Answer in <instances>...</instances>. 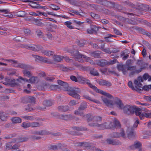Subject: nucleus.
<instances>
[{
    "instance_id": "1",
    "label": "nucleus",
    "mask_w": 151,
    "mask_h": 151,
    "mask_svg": "<svg viewBox=\"0 0 151 151\" xmlns=\"http://www.w3.org/2000/svg\"><path fill=\"white\" fill-rule=\"evenodd\" d=\"M57 81L59 85L63 86L64 90L68 92V94L75 98L80 99V96L78 94L81 91L80 89L74 87H70L67 83L60 80H58Z\"/></svg>"
},
{
    "instance_id": "2",
    "label": "nucleus",
    "mask_w": 151,
    "mask_h": 151,
    "mask_svg": "<svg viewBox=\"0 0 151 151\" xmlns=\"http://www.w3.org/2000/svg\"><path fill=\"white\" fill-rule=\"evenodd\" d=\"M102 99L104 102L108 106H111L114 104L116 105L118 108L120 109H122L123 107V104L122 103L121 100L119 98L114 97L113 99L109 100L105 97H102Z\"/></svg>"
},
{
    "instance_id": "3",
    "label": "nucleus",
    "mask_w": 151,
    "mask_h": 151,
    "mask_svg": "<svg viewBox=\"0 0 151 151\" xmlns=\"http://www.w3.org/2000/svg\"><path fill=\"white\" fill-rule=\"evenodd\" d=\"M139 123V121L137 120L133 126H130L128 127L127 130V134L129 139H131L135 137V133L134 131V128L137 127Z\"/></svg>"
},
{
    "instance_id": "4",
    "label": "nucleus",
    "mask_w": 151,
    "mask_h": 151,
    "mask_svg": "<svg viewBox=\"0 0 151 151\" xmlns=\"http://www.w3.org/2000/svg\"><path fill=\"white\" fill-rule=\"evenodd\" d=\"M8 62H10L12 63H14V66L17 68H19L24 70H29L30 68V66L28 65L20 63H18L17 61L13 60H5Z\"/></svg>"
},
{
    "instance_id": "5",
    "label": "nucleus",
    "mask_w": 151,
    "mask_h": 151,
    "mask_svg": "<svg viewBox=\"0 0 151 151\" xmlns=\"http://www.w3.org/2000/svg\"><path fill=\"white\" fill-rule=\"evenodd\" d=\"M22 47L29 49L34 51H38L42 50V47L40 45H26L22 44L21 45Z\"/></svg>"
},
{
    "instance_id": "6",
    "label": "nucleus",
    "mask_w": 151,
    "mask_h": 151,
    "mask_svg": "<svg viewBox=\"0 0 151 151\" xmlns=\"http://www.w3.org/2000/svg\"><path fill=\"white\" fill-rule=\"evenodd\" d=\"M134 106L129 105H126L125 106L123 105L122 109L124 113L130 115L133 114V112L134 109Z\"/></svg>"
},
{
    "instance_id": "7",
    "label": "nucleus",
    "mask_w": 151,
    "mask_h": 151,
    "mask_svg": "<svg viewBox=\"0 0 151 151\" xmlns=\"http://www.w3.org/2000/svg\"><path fill=\"white\" fill-rule=\"evenodd\" d=\"M117 68L118 70L119 71H122L124 75H125L127 74V67L125 65L120 63L117 65Z\"/></svg>"
},
{
    "instance_id": "8",
    "label": "nucleus",
    "mask_w": 151,
    "mask_h": 151,
    "mask_svg": "<svg viewBox=\"0 0 151 151\" xmlns=\"http://www.w3.org/2000/svg\"><path fill=\"white\" fill-rule=\"evenodd\" d=\"M43 87L44 88H48L52 90H56L60 89V86L58 85H50L48 83H44L43 84Z\"/></svg>"
},
{
    "instance_id": "9",
    "label": "nucleus",
    "mask_w": 151,
    "mask_h": 151,
    "mask_svg": "<svg viewBox=\"0 0 151 151\" xmlns=\"http://www.w3.org/2000/svg\"><path fill=\"white\" fill-rule=\"evenodd\" d=\"M112 123L107 124L106 123L100 124L99 123L98 128L99 129H110L112 126Z\"/></svg>"
},
{
    "instance_id": "10",
    "label": "nucleus",
    "mask_w": 151,
    "mask_h": 151,
    "mask_svg": "<svg viewBox=\"0 0 151 151\" xmlns=\"http://www.w3.org/2000/svg\"><path fill=\"white\" fill-rule=\"evenodd\" d=\"M145 5L142 3L137 2L133 4L132 7L139 10H144L145 9Z\"/></svg>"
},
{
    "instance_id": "11",
    "label": "nucleus",
    "mask_w": 151,
    "mask_h": 151,
    "mask_svg": "<svg viewBox=\"0 0 151 151\" xmlns=\"http://www.w3.org/2000/svg\"><path fill=\"white\" fill-rule=\"evenodd\" d=\"M20 78H19V79H17L15 80L14 79H7L6 81L8 82V83L9 84L11 85L12 86H14L16 85H17L18 84V82L21 83V81L20 79Z\"/></svg>"
},
{
    "instance_id": "12",
    "label": "nucleus",
    "mask_w": 151,
    "mask_h": 151,
    "mask_svg": "<svg viewBox=\"0 0 151 151\" xmlns=\"http://www.w3.org/2000/svg\"><path fill=\"white\" fill-rule=\"evenodd\" d=\"M125 134L124 129H121V132L120 133L118 132H114L113 133L112 137L115 138H118L119 137H122L124 138L125 137Z\"/></svg>"
},
{
    "instance_id": "13",
    "label": "nucleus",
    "mask_w": 151,
    "mask_h": 151,
    "mask_svg": "<svg viewBox=\"0 0 151 151\" xmlns=\"http://www.w3.org/2000/svg\"><path fill=\"white\" fill-rule=\"evenodd\" d=\"M83 56L85 55L81 54L78 51H76L75 58L76 60L79 62H83V60L82 58H83Z\"/></svg>"
},
{
    "instance_id": "14",
    "label": "nucleus",
    "mask_w": 151,
    "mask_h": 151,
    "mask_svg": "<svg viewBox=\"0 0 151 151\" xmlns=\"http://www.w3.org/2000/svg\"><path fill=\"white\" fill-rule=\"evenodd\" d=\"M96 62L97 65L101 67H104L108 65V61L104 59L96 60Z\"/></svg>"
},
{
    "instance_id": "15",
    "label": "nucleus",
    "mask_w": 151,
    "mask_h": 151,
    "mask_svg": "<svg viewBox=\"0 0 151 151\" xmlns=\"http://www.w3.org/2000/svg\"><path fill=\"white\" fill-rule=\"evenodd\" d=\"M72 118L71 114H60L59 116V119L65 121H68L70 120Z\"/></svg>"
},
{
    "instance_id": "16",
    "label": "nucleus",
    "mask_w": 151,
    "mask_h": 151,
    "mask_svg": "<svg viewBox=\"0 0 151 151\" xmlns=\"http://www.w3.org/2000/svg\"><path fill=\"white\" fill-rule=\"evenodd\" d=\"M110 123H112V127L111 129H114L115 128H120L121 127V124L119 121L116 119H115L113 122H110Z\"/></svg>"
},
{
    "instance_id": "17",
    "label": "nucleus",
    "mask_w": 151,
    "mask_h": 151,
    "mask_svg": "<svg viewBox=\"0 0 151 151\" xmlns=\"http://www.w3.org/2000/svg\"><path fill=\"white\" fill-rule=\"evenodd\" d=\"M143 82L142 78L141 76L138 77L137 80H135L134 81V83L137 86V87H142V84L141 82Z\"/></svg>"
},
{
    "instance_id": "18",
    "label": "nucleus",
    "mask_w": 151,
    "mask_h": 151,
    "mask_svg": "<svg viewBox=\"0 0 151 151\" xmlns=\"http://www.w3.org/2000/svg\"><path fill=\"white\" fill-rule=\"evenodd\" d=\"M98 83L100 85L104 86L107 87L111 86L112 85L110 82L104 80H100L99 81Z\"/></svg>"
},
{
    "instance_id": "19",
    "label": "nucleus",
    "mask_w": 151,
    "mask_h": 151,
    "mask_svg": "<svg viewBox=\"0 0 151 151\" xmlns=\"http://www.w3.org/2000/svg\"><path fill=\"white\" fill-rule=\"evenodd\" d=\"M98 30V28L95 25H91L90 29H87V32L89 34H92Z\"/></svg>"
},
{
    "instance_id": "20",
    "label": "nucleus",
    "mask_w": 151,
    "mask_h": 151,
    "mask_svg": "<svg viewBox=\"0 0 151 151\" xmlns=\"http://www.w3.org/2000/svg\"><path fill=\"white\" fill-rule=\"evenodd\" d=\"M20 79L22 80L26 81L27 82H30L31 83H33L35 82L37 79V77L33 76L30 78L28 80L26 78H24L20 77Z\"/></svg>"
},
{
    "instance_id": "21",
    "label": "nucleus",
    "mask_w": 151,
    "mask_h": 151,
    "mask_svg": "<svg viewBox=\"0 0 151 151\" xmlns=\"http://www.w3.org/2000/svg\"><path fill=\"white\" fill-rule=\"evenodd\" d=\"M107 143L109 144L116 145H120L121 143L119 141L111 139H108L106 140Z\"/></svg>"
},
{
    "instance_id": "22",
    "label": "nucleus",
    "mask_w": 151,
    "mask_h": 151,
    "mask_svg": "<svg viewBox=\"0 0 151 151\" xmlns=\"http://www.w3.org/2000/svg\"><path fill=\"white\" fill-rule=\"evenodd\" d=\"M58 110L60 112H65L69 110V106H60L58 107Z\"/></svg>"
},
{
    "instance_id": "23",
    "label": "nucleus",
    "mask_w": 151,
    "mask_h": 151,
    "mask_svg": "<svg viewBox=\"0 0 151 151\" xmlns=\"http://www.w3.org/2000/svg\"><path fill=\"white\" fill-rule=\"evenodd\" d=\"M101 4L106 6L109 7H111L114 5V3L105 0H101Z\"/></svg>"
},
{
    "instance_id": "24",
    "label": "nucleus",
    "mask_w": 151,
    "mask_h": 151,
    "mask_svg": "<svg viewBox=\"0 0 151 151\" xmlns=\"http://www.w3.org/2000/svg\"><path fill=\"white\" fill-rule=\"evenodd\" d=\"M141 147V144L139 142L137 141L135 142L133 145L129 147L131 149H134L136 148L140 149Z\"/></svg>"
},
{
    "instance_id": "25",
    "label": "nucleus",
    "mask_w": 151,
    "mask_h": 151,
    "mask_svg": "<svg viewBox=\"0 0 151 151\" xmlns=\"http://www.w3.org/2000/svg\"><path fill=\"white\" fill-rule=\"evenodd\" d=\"M32 134H38L40 135H44L47 134V133L45 131L41 130L40 131H33L31 132Z\"/></svg>"
},
{
    "instance_id": "26",
    "label": "nucleus",
    "mask_w": 151,
    "mask_h": 151,
    "mask_svg": "<svg viewBox=\"0 0 151 151\" xmlns=\"http://www.w3.org/2000/svg\"><path fill=\"white\" fill-rule=\"evenodd\" d=\"M83 97L84 98L86 99H88L90 101H93L97 104H99L100 103V102L99 101L92 98L90 96L88 95H84L83 96Z\"/></svg>"
},
{
    "instance_id": "27",
    "label": "nucleus",
    "mask_w": 151,
    "mask_h": 151,
    "mask_svg": "<svg viewBox=\"0 0 151 151\" xmlns=\"http://www.w3.org/2000/svg\"><path fill=\"white\" fill-rule=\"evenodd\" d=\"M34 21L33 22H34V24L39 26L42 27L44 26V24L42 22H41V19H33Z\"/></svg>"
},
{
    "instance_id": "28",
    "label": "nucleus",
    "mask_w": 151,
    "mask_h": 151,
    "mask_svg": "<svg viewBox=\"0 0 151 151\" xmlns=\"http://www.w3.org/2000/svg\"><path fill=\"white\" fill-rule=\"evenodd\" d=\"M22 72L24 76L30 78L32 75L31 72L27 70H23Z\"/></svg>"
},
{
    "instance_id": "29",
    "label": "nucleus",
    "mask_w": 151,
    "mask_h": 151,
    "mask_svg": "<svg viewBox=\"0 0 151 151\" xmlns=\"http://www.w3.org/2000/svg\"><path fill=\"white\" fill-rule=\"evenodd\" d=\"M124 22L125 23H127L129 24L133 25H135L137 24L136 21L134 20L129 19L128 18L124 19Z\"/></svg>"
},
{
    "instance_id": "30",
    "label": "nucleus",
    "mask_w": 151,
    "mask_h": 151,
    "mask_svg": "<svg viewBox=\"0 0 151 151\" xmlns=\"http://www.w3.org/2000/svg\"><path fill=\"white\" fill-rule=\"evenodd\" d=\"M7 116L6 113L3 111H0V119L2 121H5L7 119Z\"/></svg>"
},
{
    "instance_id": "31",
    "label": "nucleus",
    "mask_w": 151,
    "mask_h": 151,
    "mask_svg": "<svg viewBox=\"0 0 151 151\" xmlns=\"http://www.w3.org/2000/svg\"><path fill=\"white\" fill-rule=\"evenodd\" d=\"M11 121L14 123H19L22 122V119L19 117H14L11 119Z\"/></svg>"
},
{
    "instance_id": "32",
    "label": "nucleus",
    "mask_w": 151,
    "mask_h": 151,
    "mask_svg": "<svg viewBox=\"0 0 151 151\" xmlns=\"http://www.w3.org/2000/svg\"><path fill=\"white\" fill-rule=\"evenodd\" d=\"M53 103L52 102L49 100L44 101L43 102V104L44 107H49L52 105Z\"/></svg>"
},
{
    "instance_id": "33",
    "label": "nucleus",
    "mask_w": 151,
    "mask_h": 151,
    "mask_svg": "<svg viewBox=\"0 0 151 151\" xmlns=\"http://www.w3.org/2000/svg\"><path fill=\"white\" fill-rule=\"evenodd\" d=\"M42 53L47 56H50L52 55L54 53L52 51L43 50L41 51Z\"/></svg>"
},
{
    "instance_id": "34",
    "label": "nucleus",
    "mask_w": 151,
    "mask_h": 151,
    "mask_svg": "<svg viewBox=\"0 0 151 151\" xmlns=\"http://www.w3.org/2000/svg\"><path fill=\"white\" fill-rule=\"evenodd\" d=\"M64 57L60 55H56L54 56L53 58L54 60L57 62H59L62 61Z\"/></svg>"
},
{
    "instance_id": "35",
    "label": "nucleus",
    "mask_w": 151,
    "mask_h": 151,
    "mask_svg": "<svg viewBox=\"0 0 151 151\" xmlns=\"http://www.w3.org/2000/svg\"><path fill=\"white\" fill-rule=\"evenodd\" d=\"M81 110L80 109H79V108H78V109L75 110L74 111V114L76 115H78L80 116H83V117H85V115L84 114L83 112L81 111Z\"/></svg>"
},
{
    "instance_id": "36",
    "label": "nucleus",
    "mask_w": 151,
    "mask_h": 151,
    "mask_svg": "<svg viewBox=\"0 0 151 151\" xmlns=\"http://www.w3.org/2000/svg\"><path fill=\"white\" fill-rule=\"evenodd\" d=\"M101 52L97 51L95 52H92L91 53V55L94 58H99Z\"/></svg>"
},
{
    "instance_id": "37",
    "label": "nucleus",
    "mask_w": 151,
    "mask_h": 151,
    "mask_svg": "<svg viewBox=\"0 0 151 151\" xmlns=\"http://www.w3.org/2000/svg\"><path fill=\"white\" fill-rule=\"evenodd\" d=\"M78 80L81 81L82 83H87V82L89 81L87 79L85 78L82 77V76H79L78 77Z\"/></svg>"
},
{
    "instance_id": "38",
    "label": "nucleus",
    "mask_w": 151,
    "mask_h": 151,
    "mask_svg": "<svg viewBox=\"0 0 151 151\" xmlns=\"http://www.w3.org/2000/svg\"><path fill=\"white\" fill-rule=\"evenodd\" d=\"M60 69L64 71H68L73 70V68L68 67H65L62 65L60 67Z\"/></svg>"
},
{
    "instance_id": "39",
    "label": "nucleus",
    "mask_w": 151,
    "mask_h": 151,
    "mask_svg": "<svg viewBox=\"0 0 151 151\" xmlns=\"http://www.w3.org/2000/svg\"><path fill=\"white\" fill-rule=\"evenodd\" d=\"M28 138L26 137H19L18 138V142H25L28 140Z\"/></svg>"
},
{
    "instance_id": "40",
    "label": "nucleus",
    "mask_w": 151,
    "mask_h": 151,
    "mask_svg": "<svg viewBox=\"0 0 151 151\" xmlns=\"http://www.w3.org/2000/svg\"><path fill=\"white\" fill-rule=\"evenodd\" d=\"M32 56L35 59L36 61H43L44 60V58L38 55H32Z\"/></svg>"
},
{
    "instance_id": "41",
    "label": "nucleus",
    "mask_w": 151,
    "mask_h": 151,
    "mask_svg": "<svg viewBox=\"0 0 151 151\" xmlns=\"http://www.w3.org/2000/svg\"><path fill=\"white\" fill-rule=\"evenodd\" d=\"M41 126V124L37 122H30V127L33 128L39 127Z\"/></svg>"
},
{
    "instance_id": "42",
    "label": "nucleus",
    "mask_w": 151,
    "mask_h": 151,
    "mask_svg": "<svg viewBox=\"0 0 151 151\" xmlns=\"http://www.w3.org/2000/svg\"><path fill=\"white\" fill-rule=\"evenodd\" d=\"M12 145L11 142H8L5 145V147H4V150L5 151L9 150H12Z\"/></svg>"
},
{
    "instance_id": "43",
    "label": "nucleus",
    "mask_w": 151,
    "mask_h": 151,
    "mask_svg": "<svg viewBox=\"0 0 151 151\" xmlns=\"http://www.w3.org/2000/svg\"><path fill=\"white\" fill-rule=\"evenodd\" d=\"M134 110L133 112V114L135 112L137 115L139 116L141 114V109H140L136 108L135 106H134Z\"/></svg>"
},
{
    "instance_id": "44",
    "label": "nucleus",
    "mask_w": 151,
    "mask_h": 151,
    "mask_svg": "<svg viewBox=\"0 0 151 151\" xmlns=\"http://www.w3.org/2000/svg\"><path fill=\"white\" fill-rule=\"evenodd\" d=\"M15 15L18 17H23L25 16V13L24 11H21L16 12Z\"/></svg>"
},
{
    "instance_id": "45",
    "label": "nucleus",
    "mask_w": 151,
    "mask_h": 151,
    "mask_svg": "<svg viewBox=\"0 0 151 151\" xmlns=\"http://www.w3.org/2000/svg\"><path fill=\"white\" fill-rule=\"evenodd\" d=\"M87 107V105L85 102H83L81 103L80 106L79 107V109L81 110H83L86 108Z\"/></svg>"
},
{
    "instance_id": "46",
    "label": "nucleus",
    "mask_w": 151,
    "mask_h": 151,
    "mask_svg": "<svg viewBox=\"0 0 151 151\" xmlns=\"http://www.w3.org/2000/svg\"><path fill=\"white\" fill-rule=\"evenodd\" d=\"M141 72V69H139L136 70L132 71L129 74V76L130 77H132L135 74H138Z\"/></svg>"
},
{
    "instance_id": "47",
    "label": "nucleus",
    "mask_w": 151,
    "mask_h": 151,
    "mask_svg": "<svg viewBox=\"0 0 151 151\" xmlns=\"http://www.w3.org/2000/svg\"><path fill=\"white\" fill-rule=\"evenodd\" d=\"M147 113H149V111H145L144 112V113H141L140 115L139 116V117L140 118V119H143L145 117L146 118H150V117H147ZM148 116V115H147Z\"/></svg>"
},
{
    "instance_id": "48",
    "label": "nucleus",
    "mask_w": 151,
    "mask_h": 151,
    "mask_svg": "<svg viewBox=\"0 0 151 151\" xmlns=\"http://www.w3.org/2000/svg\"><path fill=\"white\" fill-rule=\"evenodd\" d=\"M85 117L87 118V121L88 122H94V116H91L90 114H87L85 115Z\"/></svg>"
},
{
    "instance_id": "49",
    "label": "nucleus",
    "mask_w": 151,
    "mask_h": 151,
    "mask_svg": "<svg viewBox=\"0 0 151 151\" xmlns=\"http://www.w3.org/2000/svg\"><path fill=\"white\" fill-rule=\"evenodd\" d=\"M35 33L38 37H43V33L40 29H37L35 32Z\"/></svg>"
},
{
    "instance_id": "50",
    "label": "nucleus",
    "mask_w": 151,
    "mask_h": 151,
    "mask_svg": "<svg viewBox=\"0 0 151 151\" xmlns=\"http://www.w3.org/2000/svg\"><path fill=\"white\" fill-rule=\"evenodd\" d=\"M28 103H35V98L32 96H28Z\"/></svg>"
},
{
    "instance_id": "51",
    "label": "nucleus",
    "mask_w": 151,
    "mask_h": 151,
    "mask_svg": "<svg viewBox=\"0 0 151 151\" xmlns=\"http://www.w3.org/2000/svg\"><path fill=\"white\" fill-rule=\"evenodd\" d=\"M83 58L86 60V62H89L90 63L93 65L95 64V63L93 61V60H91L90 58L86 56H83Z\"/></svg>"
},
{
    "instance_id": "52",
    "label": "nucleus",
    "mask_w": 151,
    "mask_h": 151,
    "mask_svg": "<svg viewBox=\"0 0 151 151\" xmlns=\"http://www.w3.org/2000/svg\"><path fill=\"white\" fill-rule=\"evenodd\" d=\"M22 126L24 129L29 127H30V122H24L22 124Z\"/></svg>"
},
{
    "instance_id": "53",
    "label": "nucleus",
    "mask_w": 151,
    "mask_h": 151,
    "mask_svg": "<svg viewBox=\"0 0 151 151\" xmlns=\"http://www.w3.org/2000/svg\"><path fill=\"white\" fill-rule=\"evenodd\" d=\"M122 3L124 5H127L132 7L133 3H131L128 0L124 1L122 2Z\"/></svg>"
},
{
    "instance_id": "54",
    "label": "nucleus",
    "mask_w": 151,
    "mask_h": 151,
    "mask_svg": "<svg viewBox=\"0 0 151 151\" xmlns=\"http://www.w3.org/2000/svg\"><path fill=\"white\" fill-rule=\"evenodd\" d=\"M127 70L129 71H134L137 70L136 69V66H129L127 67Z\"/></svg>"
},
{
    "instance_id": "55",
    "label": "nucleus",
    "mask_w": 151,
    "mask_h": 151,
    "mask_svg": "<svg viewBox=\"0 0 151 151\" xmlns=\"http://www.w3.org/2000/svg\"><path fill=\"white\" fill-rule=\"evenodd\" d=\"M60 145V144H58V145H51L50 146L48 147V148H49V149L50 150H54L58 149L59 148L58 146H59Z\"/></svg>"
},
{
    "instance_id": "56",
    "label": "nucleus",
    "mask_w": 151,
    "mask_h": 151,
    "mask_svg": "<svg viewBox=\"0 0 151 151\" xmlns=\"http://www.w3.org/2000/svg\"><path fill=\"white\" fill-rule=\"evenodd\" d=\"M90 73L94 76H99V73L95 69H93L90 71Z\"/></svg>"
},
{
    "instance_id": "57",
    "label": "nucleus",
    "mask_w": 151,
    "mask_h": 151,
    "mask_svg": "<svg viewBox=\"0 0 151 151\" xmlns=\"http://www.w3.org/2000/svg\"><path fill=\"white\" fill-rule=\"evenodd\" d=\"M102 120V118L100 116H94V122L99 123Z\"/></svg>"
},
{
    "instance_id": "58",
    "label": "nucleus",
    "mask_w": 151,
    "mask_h": 151,
    "mask_svg": "<svg viewBox=\"0 0 151 151\" xmlns=\"http://www.w3.org/2000/svg\"><path fill=\"white\" fill-rule=\"evenodd\" d=\"M78 69L80 70H82L83 71L87 70L89 69V67H86L83 66L81 64L79 66V67Z\"/></svg>"
},
{
    "instance_id": "59",
    "label": "nucleus",
    "mask_w": 151,
    "mask_h": 151,
    "mask_svg": "<svg viewBox=\"0 0 151 151\" xmlns=\"http://www.w3.org/2000/svg\"><path fill=\"white\" fill-rule=\"evenodd\" d=\"M89 81L87 82L86 84L88 85L91 88L93 89L95 91H96V90L97 89V88L95 86L93 85L92 84L90 83L89 82Z\"/></svg>"
},
{
    "instance_id": "60",
    "label": "nucleus",
    "mask_w": 151,
    "mask_h": 151,
    "mask_svg": "<svg viewBox=\"0 0 151 151\" xmlns=\"http://www.w3.org/2000/svg\"><path fill=\"white\" fill-rule=\"evenodd\" d=\"M23 118L27 120H32L34 119L32 116H26L22 117Z\"/></svg>"
},
{
    "instance_id": "61",
    "label": "nucleus",
    "mask_w": 151,
    "mask_h": 151,
    "mask_svg": "<svg viewBox=\"0 0 151 151\" xmlns=\"http://www.w3.org/2000/svg\"><path fill=\"white\" fill-rule=\"evenodd\" d=\"M138 88L140 90L141 89L144 90L145 91H148L150 89L149 86H147L146 85L145 86H142V87H138Z\"/></svg>"
},
{
    "instance_id": "62",
    "label": "nucleus",
    "mask_w": 151,
    "mask_h": 151,
    "mask_svg": "<svg viewBox=\"0 0 151 151\" xmlns=\"http://www.w3.org/2000/svg\"><path fill=\"white\" fill-rule=\"evenodd\" d=\"M50 7L54 10H57L60 9V7L59 6L54 4H51Z\"/></svg>"
},
{
    "instance_id": "63",
    "label": "nucleus",
    "mask_w": 151,
    "mask_h": 151,
    "mask_svg": "<svg viewBox=\"0 0 151 151\" xmlns=\"http://www.w3.org/2000/svg\"><path fill=\"white\" fill-rule=\"evenodd\" d=\"M136 29L139 31L143 35H145L147 31H146L144 29L138 27H137Z\"/></svg>"
},
{
    "instance_id": "64",
    "label": "nucleus",
    "mask_w": 151,
    "mask_h": 151,
    "mask_svg": "<svg viewBox=\"0 0 151 151\" xmlns=\"http://www.w3.org/2000/svg\"><path fill=\"white\" fill-rule=\"evenodd\" d=\"M88 125L91 127H96L98 128L99 123H97L91 122L89 123Z\"/></svg>"
}]
</instances>
